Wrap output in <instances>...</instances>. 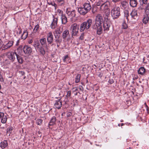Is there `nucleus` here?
Wrapping results in <instances>:
<instances>
[{"mask_svg": "<svg viewBox=\"0 0 149 149\" xmlns=\"http://www.w3.org/2000/svg\"><path fill=\"white\" fill-rule=\"evenodd\" d=\"M111 14L113 19L118 18L120 15V8L116 6L113 7L111 10Z\"/></svg>", "mask_w": 149, "mask_h": 149, "instance_id": "1", "label": "nucleus"}, {"mask_svg": "<svg viewBox=\"0 0 149 149\" xmlns=\"http://www.w3.org/2000/svg\"><path fill=\"white\" fill-rule=\"evenodd\" d=\"M92 22L93 20L92 19L89 18L86 21L82 23L80 25V31H83L85 30L88 29L91 25Z\"/></svg>", "mask_w": 149, "mask_h": 149, "instance_id": "2", "label": "nucleus"}, {"mask_svg": "<svg viewBox=\"0 0 149 149\" xmlns=\"http://www.w3.org/2000/svg\"><path fill=\"white\" fill-rule=\"evenodd\" d=\"M79 28V25L76 23H74L71 25L70 29L72 37L77 36L78 33Z\"/></svg>", "mask_w": 149, "mask_h": 149, "instance_id": "3", "label": "nucleus"}, {"mask_svg": "<svg viewBox=\"0 0 149 149\" xmlns=\"http://www.w3.org/2000/svg\"><path fill=\"white\" fill-rule=\"evenodd\" d=\"M110 5V2L107 1L105 2L101 7H100V11L103 12L110 11V9L109 8Z\"/></svg>", "mask_w": 149, "mask_h": 149, "instance_id": "4", "label": "nucleus"}, {"mask_svg": "<svg viewBox=\"0 0 149 149\" xmlns=\"http://www.w3.org/2000/svg\"><path fill=\"white\" fill-rule=\"evenodd\" d=\"M103 18L102 15L100 14H98L96 16L95 19V22L92 26H94L96 27L99 25H101L103 22Z\"/></svg>", "mask_w": 149, "mask_h": 149, "instance_id": "5", "label": "nucleus"}, {"mask_svg": "<svg viewBox=\"0 0 149 149\" xmlns=\"http://www.w3.org/2000/svg\"><path fill=\"white\" fill-rule=\"evenodd\" d=\"M17 54L16 52H10L8 53L7 56L9 59L13 62L15 60Z\"/></svg>", "mask_w": 149, "mask_h": 149, "instance_id": "6", "label": "nucleus"}, {"mask_svg": "<svg viewBox=\"0 0 149 149\" xmlns=\"http://www.w3.org/2000/svg\"><path fill=\"white\" fill-rule=\"evenodd\" d=\"M53 36L52 32L50 31L47 34V39L49 44H51L53 42Z\"/></svg>", "mask_w": 149, "mask_h": 149, "instance_id": "7", "label": "nucleus"}, {"mask_svg": "<svg viewBox=\"0 0 149 149\" xmlns=\"http://www.w3.org/2000/svg\"><path fill=\"white\" fill-rule=\"evenodd\" d=\"M66 13L71 18L74 17L75 16V11L74 10H71L70 9H67Z\"/></svg>", "mask_w": 149, "mask_h": 149, "instance_id": "8", "label": "nucleus"}, {"mask_svg": "<svg viewBox=\"0 0 149 149\" xmlns=\"http://www.w3.org/2000/svg\"><path fill=\"white\" fill-rule=\"evenodd\" d=\"M24 53L27 55H29L32 52L31 47L27 46H24L23 48Z\"/></svg>", "mask_w": 149, "mask_h": 149, "instance_id": "9", "label": "nucleus"}, {"mask_svg": "<svg viewBox=\"0 0 149 149\" xmlns=\"http://www.w3.org/2000/svg\"><path fill=\"white\" fill-rule=\"evenodd\" d=\"M53 20L50 24V27L52 29H54L56 26L58 22V18L55 17L54 15L53 16Z\"/></svg>", "mask_w": 149, "mask_h": 149, "instance_id": "10", "label": "nucleus"}, {"mask_svg": "<svg viewBox=\"0 0 149 149\" xmlns=\"http://www.w3.org/2000/svg\"><path fill=\"white\" fill-rule=\"evenodd\" d=\"M86 9L84 7H83V6H82L78 8V11L80 14L84 15L88 12Z\"/></svg>", "mask_w": 149, "mask_h": 149, "instance_id": "11", "label": "nucleus"}, {"mask_svg": "<svg viewBox=\"0 0 149 149\" xmlns=\"http://www.w3.org/2000/svg\"><path fill=\"white\" fill-rule=\"evenodd\" d=\"M92 28L94 29L97 30V34L100 35L102 33V28L101 25H99L95 27L94 26H92Z\"/></svg>", "mask_w": 149, "mask_h": 149, "instance_id": "12", "label": "nucleus"}, {"mask_svg": "<svg viewBox=\"0 0 149 149\" xmlns=\"http://www.w3.org/2000/svg\"><path fill=\"white\" fill-rule=\"evenodd\" d=\"M13 42L12 41H9L6 45H3L2 47V50H5L10 48L13 45Z\"/></svg>", "mask_w": 149, "mask_h": 149, "instance_id": "13", "label": "nucleus"}, {"mask_svg": "<svg viewBox=\"0 0 149 149\" xmlns=\"http://www.w3.org/2000/svg\"><path fill=\"white\" fill-rule=\"evenodd\" d=\"M140 6L138 8V9L139 10H142L144 9L143 6L144 5H145L148 3V0H140L139 1Z\"/></svg>", "mask_w": 149, "mask_h": 149, "instance_id": "14", "label": "nucleus"}, {"mask_svg": "<svg viewBox=\"0 0 149 149\" xmlns=\"http://www.w3.org/2000/svg\"><path fill=\"white\" fill-rule=\"evenodd\" d=\"M110 26L109 21H104L103 23V28L104 31H108Z\"/></svg>", "mask_w": 149, "mask_h": 149, "instance_id": "15", "label": "nucleus"}, {"mask_svg": "<svg viewBox=\"0 0 149 149\" xmlns=\"http://www.w3.org/2000/svg\"><path fill=\"white\" fill-rule=\"evenodd\" d=\"M103 17L105 21H109L110 11L103 12Z\"/></svg>", "mask_w": 149, "mask_h": 149, "instance_id": "16", "label": "nucleus"}, {"mask_svg": "<svg viewBox=\"0 0 149 149\" xmlns=\"http://www.w3.org/2000/svg\"><path fill=\"white\" fill-rule=\"evenodd\" d=\"M60 99L56 101L54 104L55 108L59 109L62 106V102L60 100Z\"/></svg>", "mask_w": 149, "mask_h": 149, "instance_id": "17", "label": "nucleus"}, {"mask_svg": "<svg viewBox=\"0 0 149 149\" xmlns=\"http://www.w3.org/2000/svg\"><path fill=\"white\" fill-rule=\"evenodd\" d=\"M121 3L122 8L125 9L126 10L129 8V4L128 2L124 0L121 1Z\"/></svg>", "mask_w": 149, "mask_h": 149, "instance_id": "18", "label": "nucleus"}, {"mask_svg": "<svg viewBox=\"0 0 149 149\" xmlns=\"http://www.w3.org/2000/svg\"><path fill=\"white\" fill-rule=\"evenodd\" d=\"M40 42L41 44V45L42 46L45 47V48H47V45L46 39L45 38H44L40 39Z\"/></svg>", "mask_w": 149, "mask_h": 149, "instance_id": "19", "label": "nucleus"}, {"mask_svg": "<svg viewBox=\"0 0 149 149\" xmlns=\"http://www.w3.org/2000/svg\"><path fill=\"white\" fill-rule=\"evenodd\" d=\"M130 15L132 18L134 19H136L137 18V10L135 9L133 10L130 13Z\"/></svg>", "mask_w": 149, "mask_h": 149, "instance_id": "20", "label": "nucleus"}, {"mask_svg": "<svg viewBox=\"0 0 149 149\" xmlns=\"http://www.w3.org/2000/svg\"><path fill=\"white\" fill-rule=\"evenodd\" d=\"M129 3L131 7L134 8L137 6L138 2L137 0H130Z\"/></svg>", "mask_w": 149, "mask_h": 149, "instance_id": "21", "label": "nucleus"}, {"mask_svg": "<svg viewBox=\"0 0 149 149\" xmlns=\"http://www.w3.org/2000/svg\"><path fill=\"white\" fill-rule=\"evenodd\" d=\"M36 50L37 51L39 52L40 53V54L42 55L43 56L45 54V51L43 47L41 46L36 49Z\"/></svg>", "mask_w": 149, "mask_h": 149, "instance_id": "22", "label": "nucleus"}, {"mask_svg": "<svg viewBox=\"0 0 149 149\" xmlns=\"http://www.w3.org/2000/svg\"><path fill=\"white\" fill-rule=\"evenodd\" d=\"M146 72V70L143 67H141L138 70V73L141 75H143Z\"/></svg>", "mask_w": 149, "mask_h": 149, "instance_id": "23", "label": "nucleus"}, {"mask_svg": "<svg viewBox=\"0 0 149 149\" xmlns=\"http://www.w3.org/2000/svg\"><path fill=\"white\" fill-rule=\"evenodd\" d=\"M8 145L7 141L6 140L1 142L0 143V147L2 149H4L6 148Z\"/></svg>", "mask_w": 149, "mask_h": 149, "instance_id": "24", "label": "nucleus"}, {"mask_svg": "<svg viewBox=\"0 0 149 149\" xmlns=\"http://www.w3.org/2000/svg\"><path fill=\"white\" fill-rule=\"evenodd\" d=\"M61 22L62 24H65L67 22V19L65 15L64 14L61 17Z\"/></svg>", "mask_w": 149, "mask_h": 149, "instance_id": "25", "label": "nucleus"}, {"mask_svg": "<svg viewBox=\"0 0 149 149\" xmlns=\"http://www.w3.org/2000/svg\"><path fill=\"white\" fill-rule=\"evenodd\" d=\"M83 6L88 12L91 9V6L89 3H85Z\"/></svg>", "mask_w": 149, "mask_h": 149, "instance_id": "26", "label": "nucleus"}, {"mask_svg": "<svg viewBox=\"0 0 149 149\" xmlns=\"http://www.w3.org/2000/svg\"><path fill=\"white\" fill-rule=\"evenodd\" d=\"M33 45L34 47L36 49L41 46L38 40H36L34 41Z\"/></svg>", "mask_w": 149, "mask_h": 149, "instance_id": "27", "label": "nucleus"}, {"mask_svg": "<svg viewBox=\"0 0 149 149\" xmlns=\"http://www.w3.org/2000/svg\"><path fill=\"white\" fill-rule=\"evenodd\" d=\"M2 117V119L1 120V123L3 124L5 123L7 120V115H5V114H3V115H0V118L1 117Z\"/></svg>", "mask_w": 149, "mask_h": 149, "instance_id": "28", "label": "nucleus"}, {"mask_svg": "<svg viewBox=\"0 0 149 149\" xmlns=\"http://www.w3.org/2000/svg\"><path fill=\"white\" fill-rule=\"evenodd\" d=\"M146 6L145 8L143 9H145V13L148 16L149 15V3L145 4Z\"/></svg>", "mask_w": 149, "mask_h": 149, "instance_id": "29", "label": "nucleus"}, {"mask_svg": "<svg viewBox=\"0 0 149 149\" xmlns=\"http://www.w3.org/2000/svg\"><path fill=\"white\" fill-rule=\"evenodd\" d=\"M56 121V118L55 116L53 117L51 119L49 123V125L52 126L54 125Z\"/></svg>", "mask_w": 149, "mask_h": 149, "instance_id": "30", "label": "nucleus"}, {"mask_svg": "<svg viewBox=\"0 0 149 149\" xmlns=\"http://www.w3.org/2000/svg\"><path fill=\"white\" fill-rule=\"evenodd\" d=\"M69 35V32L68 30L66 29L63 31L62 34V37L63 39H65Z\"/></svg>", "mask_w": 149, "mask_h": 149, "instance_id": "31", "label": "nucleus"}, {"mask_svg": "<svg viewBox=\"0 0 149 149\" xmlns=\"http://www.w3.org/2000/svg\"><path fill=\"white\" fill-rule=\"evenodd\" d=\"M16 57L18 63L21 64H22L23 63V60L22 57L17 54Z\"/></svg>", "mask_w": 149, "mask_h": 149, "instance_id": "32", "label": "nucleus"}, {"mask_svg": "<svg viewBox=\"0 0 149 149\" xmlns=\"http://www.w3.org/2000/svg\"><path fill=\"white\" fill-rule=\"evenodd\" d=\"M28 36V33L27 30L24 31L22 36V38L23 39H25Z\"/></svg>", "mask_w": 149, "mask_h": 149, "instance_id": "33", "label": "nucleus"}, {"mask_svg": "<svg viewBox=\"0 0 149 149\" xmlns=\"http://www.w3.org/2000/svg\"><path fill=\"white\" fill-rule=\"evenodd\" d=\"M47 3L49 5H52L54 7L55 9H56L57 7V5L54 2H53L51 1V0H47Z\"/></svg>", "mask_w": 149, "mask_h": 149, "instance_id": "34", "label": "nucleus"}, {"mask_svg": "<svg viewBox=\"0 0 149 149\" xmlns=\"http://www.w3.org/2000/svg\"><path fill=\"white\" fill-rule=\"evenodd\" d=\"M104 2L102 0H99L97 1L96 2V5L97 6L101 7V6H102Z\"/></svg>", "mask_w": 149, "mask_h": 149, "instance_id": "35", "label": "nucleus"}, {"mask_svg": "<svg viewBox=\"0 0 149 149\" xmlns=\"http://www.w3.org/2000/svg\"><path fill=\"white\" fill-rule=\"evenodd\" d=\"M81 75L80 74H78L75 78V82L76 83L79 82L80 81Z\"/></svg>", "mask_w": 149, "mask_h": 149, "instance_id": "36", "label": "nucleus"}, {"mask_svg": "<svg viewBox=\"0 0 149 149\" xmlns=\"http://www.w3.org/2000/svg\"><path fill=\"white\" fill-rule=\"evenodd\" d=\"M63 31V28H58L56 29L55 31V34H60Z\"/></svg>", "mask_w": 149, "mask_h": 149, "instance_id": "37", "label": "nucleus"}, {"mask_svg": "<svg viewBox=\"0 0 149 149\" xmlns=\"http://www.w3.org/2000/svg\"><path fill=\"white\" fill-rule=\"evenodd\" d=\"M71 91H68L67 92V94L65 97V101L67 102L68 101V98L71 95Z\"/></svg>", "mask_w": 149, "mask_h": 149, "instance_id": "38", "label": "nucleus"}, {"mask_svg": "<svg viewBox=\"0 0 149 149\" xmlns=\"http://www.w3.org/2000/svg\"><path fill=\"white\" fill-rule=\"evenodd\" d=\"M57 3L61 6L64 5L65 3L64 0H57Z\"/></svg>", "mask_w": 149, "mask_h": 149, "instance_id": "39", "label": "nucleus"}, {"mask_svg": "<svg viewBox=\"0 0 149 149\" xmlns=\"http://www.w3.org/2000/svg\"><path fill=\"white\" fill-rule=\"evenodd\" d=\"M39 29V25L37 24L35 26L34 28L33 29V31L34 33H36Z\"/></svg>", "mask_w": 149, "mask_h": 149, "instance_id": "40", "label": "nucleus"}, {"mask_svg": "<svg viewBox=\"0 0 149 149\" xmlns=\"http://www.w3.org/2000/svg\"><path fill=\"white\" fill-rule=\"evenodd\" d=\"M57 12L58 13V15L60 17H61L64 15L63 14V11L60 9H58L57 10Z\"/></svg>", "mask_w": 149, "mask_h": 149, "instance_id": "41", "label": "nucleus"}, {"mask_svg": "<svg viewBox=\"0 0 149 149\" xmlns=\"http://www.w3.org/2000/svg\"><path fill=\"white\" fill-rule=\"evenodd\" d=\"M12 130V127H9L6 130V133L7 134H9V135L11 133Z\"/></svg>", "mask_w": 149, "mask_h": 149, "instance_id": "42", "label": "nucleus"}, {"mask_svg": "<svg viewBox=\"0 0 149 149\" xmlns=\"http://www.w3.org/2000/svg\"><path fill=\"white\" fill-rule=\"evenodd\" d=\"M128 27L127 25L125 23V22H124L122 24V28L124 29H126Z\"/></svg>", "mask_w": 149, "mask_h": 149, "instance_id": "43", "label": "nucleus"}, {"mask_svg": "<svg viewBox=\"0 0 149 149\" xmlns=\"http://www.w3.org/2000/svg\"><path fill=\"white\" fill-rule=\"evenodd\" d=\"M69 59V57L68 55H65V56L63 58V61L64 62H69V61L68 60Z\"/></svg>", "mask_w": 149, "mask_h": 149, "instance_id": "44", "label": "nucleus"}, {"mask_svg": "<svg viewBox=\"0 0 149 149\" xmlns=\"http://www.w3.org/2000/svg\"><path fill=\"white\" fill-rule=\"evenodd\" d=\"M0 81L2 82H3L4 81V79L3 78L1 70H0Z\"/></svg>", "mask_w": 149, "mask_h": 149, "instance_id": "45", "label": "nucleus"}, {"mask_svg": "<svg viewBox=\"0 0 149 149\" xmlns=\"http://www.w3.org/2000/svg\"><path fill=\"white\" fill-rule=\"evenodd\" d=\"M42 120L41 119H38L36 122V123L37 125H40L41 124L42 122Z\"/></svg>", "mask_w": 149, "mask_h": 149, "instance_id": "46", "label": "nucleus"}, {"mask_svg": "<svg viewBox=\"0 0 149 149\" xmlns=\"http://www.w3.org/2000/svg\"><path fill=\"white\" fill-rule=\"evenodd\" d=\"M55 42H56L57 43H60L61 42L62 40L61 39H60L59 38H55Z\"/></svg>", "mask_w": 149, "mask_h": 149, "instance_id": "47", "label": "nucleus"}, {"mask_svg": "<svg viewBox=\"0 0 149 149\" xmlns=\"http://www.w3.org/2000/svg\"><path fill=\"white\" fill-rule=\"evenodd\" d=\"M148 19L147 17H144L143 19V22L144 23L146 24L148 22Z\"/></svg>", "mask_w": 149, "mask_h": 149, "instance_id": "48", "label": "nucleus"}, {"mask_svg": "<svg viewBox=\"0 0 149 149\" xmlns=\"http://www.w3.org/2000/svg\"><path fill=\"white\" fill-rule=\"evenodd\" d=\"M17 52L20 55L22 54V49H19L18 48H17Z\"/></svg>", "mask_w": 149, "mask_h": 149, "instance_id": "49", "label": "nucleus"}, {"mask_svg": "<svg viewBox=\"0 0 149 149\" xmlns=\"http://www.w3.org/2000/svg\"><path fill=\"white\" fill-rule=\"evenodd\" d=\"M84 33H82L79 37V39L81 40H83L84 39Z\"/></svg>", "mask_w": 149, "mask_h": 149, "instance_id": "50", "label": "nucleus"}, {"mask_svg": "<svg viewBox=\"0 0 149 149\" xmlns=\"http://www.w3.org/2000/svg\"><path fill=\"white\" fill-rule=\"evenodd\" d=\"M144 104H145V107L146 108V110L147 111L148 113H149V108L148 107V106L147 105L146 103H144Z\"/></svg>", "mask_w": 149, "mask_h": 149, "instance_id": "51", "label": "nucleus"}, {"mask_svg": "<svg viewBox=\"0 0 149 149\" xmlns=\"http://www.w3.org/2000/svg\"><path fill=\"white\" fill-rule=\"evenodd\" d=\"M72 115V113L71 112H68L66 114L67 117H70Z\"/></svg>", "mask_w": 149, "mask_h": 149, "instance_id": "52", "label": "nucleus"}, {"mask_svg": "<svg viewBox=\"0 0 149 149\" xmlns=\"http://www.w3.org/2000/svg\"><path fill=\"white\" fill-rule=\"evenodd\" d=\"M55 34L54 36L55 37V38H59L60 37V34Z\"/></svg>", "mask_w": 149, "mask_h": 149, "instance_id": "53", "label": "nucleus"}, {"mask_svg": "<svg viewBox=\"0 0 149 149\" xmlns=\"http://www.w3.org/2000/svg\"><path fill=\"white\" fill-rule=\"evenodd\" d=\"M129 16V15L128 13L125 14V16L126 17L127 19V21H128V17Z\"/></svg>", "mask_w": 149, "mask_h": 149, "instance_id": "54", "label": "nucleus"}, {"mask_svg": "<svg viewBox=\"0 0 149 149\" xmlns=\"http://www.w3.org/2000/svg\"><path fill=\"white\" fill-rule=\"evenodd\" d=\"M113 82L114 81L113 79H110L109 81V82L110 84H112Z\"/></svg>", "mask_w": 149, "mask_h": 149, "instance_id": "55", "label": "nucleus"}, {"mask_svg": "<svg viewBox=\"0 0 149 149\" xmlns=\"http://www.w3.org/2000/svg\"><path fill=\"white\" fill-rule=\"evenodd\" d=\"M19 34H20L22 33V29L21 28H18Z\"/></svg>", "mask_w": 149, "mask_h": 149, "instance_id": "56", "label": "nucleus"}, {"mask_svg": "<svg viewBox=\"0 0 149 149\" xmlns=\"http://www.w3.org/2000/svg\"><path fill=\"white\" fill-rule=\"evenodd\" d=\"M4 114L3 113L0 112V115H3V114ZM2 117H3L1 116V118H0V119H1V120H2Z\"/></svg>", "mask_w": 149, "mask_h": 149, "instance_id": "57", "label": "nucleus"}, {"mask_svg": "<svg viewBox=\"0 0 149 149\" xmlns=\"http://www.w3.org/2000/svg\"><path fill=\"white\" fill-rule=\"evenodd\" d=\"M33 42V40L32 39H31L28 41V43L29 44H31Z\"/></svg>", "mask_w": 149, "mask_h": 149, "instance_id": "58", "label": "nucleus"}, {"mask_svg": "<svg viewBox=\"0 0 149 149\" xmlns=\"http://www.w3.org/2000/svg\"><path fill=\"white\" fill-rule=\"evenodd\" d=\"M120 0H113V1L116 2L119 1Z\"/></svg>", "mask_w": 149, "mask_h": 149, "instance_id": "59", "label": "nucleus"}, {"mask_svg": "<svg viewBox=\"0 0 149 149\" xmlns=\"http://www.w3.org/2000/svg\"><path fill=\"white\" fill-rule=\"evenodd\" d=\"M22 45H21L17 48L22 49Z\"/></svg>", "mask_w": 149, "mask_h": 149, "instance_id": "60", "label": "nucleus"}, {"mask_svg": "<svg viewBox=\"0 0 149 149\" xmlns=\"http://www.w3.org/2000/svg\"><path fill=\"white\" fill-rule=\"evenodd\" d=\"M75 91H79V89L78 88H76L75 90Z\"/></svg>", "mask_w": 149, "mask_h": 149, "instance_id": "61", "label": "nucleus"}, {"mask_svg": "<svg viewBox=\"0 0 149 149\" xmlns=\"http://www.w3.org/2000/svg\"><path fill=\"white\" fill-rule=\"evenodd\" d=\"M78 89H79V91H81L82 90V89H81V88H78Z\"/></svg>", "mask_w": 149, "mask_h": 149, "instance_id": "62", "label": "nucleus"}, {"mask_svg": "<svg viewBox=\"0 0 149 149\" xmlns=\"http://www.w3.org/2000/svg\"><path fill=\"white\" fill-rule=\"evenodd\" d=\"M19 42V40H18L17 41V44H16V45H18V43Z\"/></svg>", "mask_w": 149, "mask_h": 149, "instance_id": "63", "label": "nucleus"}, {"mask_svg": "<svg viewBox=\"0 0 149 149\" xmlns=\"http://www.w3.org/2000/svg\"><path fill=\"white\" fill-rule=\"evenodd\" d=\"M124 125V123H122L121 124V126H123Z\"/></svg>", "mask_w": 149, "mask_h": 149, "instance_id": "64", "label": "nucleus"}]
</instances>
